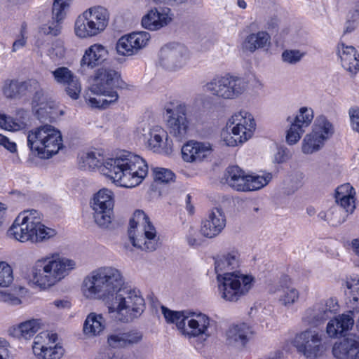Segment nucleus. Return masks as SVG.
<instances>
[{"instance_id":"f257e3e1","label":"nucleus","mask_w":359,"mask_h":359,"mask_svg":"<svg viewBox=\"0 0 359 359\" xmlns=\"http://www.w3.org/2000/svg\"><path fill=\"white\" fill-rule=\"evenodd\" d=\"M81 290L88 300L106 302L108 313L123 323L139 318L146 307L142 292L126 285L123 272L113 266L92 270L83 278Z\"/></svg>"},{"instance_id":"f03ea898","label":"nucleus","mask_w":359,"mask_h":359,"mask_svg":"<svg viewBox=\"0 0 359 359\" xmlns=\"http://www.w3.org/2000/svg\"><path fill=\"white\" fill-rule=\"evenodd\" d=\"M79 165L84 169L100 168L103 175L126 188L139 185L148 173L146 161L128 151H123L105 161L99 152H86L80 156Z\"/></svg>"},{"instance_id":"7ed1b4c3","label":"nucleus","mask_w":359,"mask_h":359,"mask_svg":"<svg viewBox=\"0 0 359 359\" xmlns=\"http://www.w3.org/2000/svg\"><path fill=\"white\" fill-rule=\"evenodd\" d=\"M240 265L241 255L236 250L224 252L215 257L219 294L226 302H238L253 287L254 277L236 270Z\"/></svg>"},{"instance_id":"20e7f679","label":"nucleus","mask_w":359,"mask_h":359,"mask_svg":"<svg viewBox=\"0 0 359 359\" xmlns=\"http://www.w3.org/2000/svg\"><path fill=\"white\" fill-rule=\"evenodd\" d=\"M76 266V262L72 259L58 253L48 254L34 263L30 283L40 290H48L64 280Z\"/></svg>"},{"instance_id":"39448f33","label":"nucleus","mask_w":359,"mask_h":359,"mask_svg":"<svg viewBox=\"0 0 359 359\" xmlns=\"http://www.w3.org/2000/svg\"><path fill=\"white\" fill-rule=\"evenodd\" d=\"M7 234L20 243L37 245L55 237L57 231L43 223V215L39 211L29 209L18 215Z\"/></svg>"},{"instance_id":"423d86ee","label":"nucleus","mask_w":359,"mask_h":359,"mask_svg":"<svg viewBox=\"0 0 359 359\" xmlns=\"http://www.w3.org/2000/svg\"><path fill=\"white\" fill-rule=\"evenodd\" d=\"M119 74L111 69L100 68L97 70L94 83L90 91L96 95L91 97L86 95L85 100L93 108H106L118 100V95L115 90L118 86Z\"/></svg>"},{"instance_id":"0eeeda50","label":"nucleus","mask_w":359,"mask_h":359,"mask_svg":"<svg viewBox=\"0 0 359 359\" xmlns=\"http://www.w3.org/2000/svg\"><path fill=\"white\" fill-rule=\"evenodd\" d=\"M27 144L32 151L41 158H49L62 148V137L59 130L50 125H43L30 130Z\"/></svg>"},{"instance_id":"6e6552de","label":"nucleus","mask_w":359,"mask_h":359,"mask_svg":"<svg viewBox=\"0 0 359 359\" xmlns=\"http://www.w3.org/2000/svg\"><path fill=\"white\" fill-rule=\"evenodd\" d=\"M128 236L133 245L145 251L157 248L156 232L147 215L137 210L130 219Z\"/></svg>"},{"instance_id":"1a4fd4ad","label":"nucleus","mask_w":359,"mask_h":359,"mask_svg":"<svg viewBox=\"0 0 359 359\" xmlns=\"http://www.w3.org/2000/svg\"><path fill=\"white\" fill-rule=\"evenodd\" d=\"M110 14L102 6H93L79 15L74 24V32L79 38L97 36L108 26Z\"/></svg>"},{"instance_id":"9d476101","label":"nucleus","mask_w":359,"mask_h":359,"mask_svg":"<svg viewBox=\"0 0 359 359\" xmlns=\"http://www.w3.org/2000/svg\"><path fill=\"white\" fill-rule=\"evenodd\" d=\"M206 92L222 100H234L243 94L248 88L246 81L230 74L215 75L204 86Z\"/></svg>"},{"instance_id":"9b49d317","label":"nucleus","mask_w":359,"mask_h":359,"mask_svg":"<svg viewBox=\"0 0 359 359\" xmlns=\"http://www.w3.org/2000/svg\"><path fill=\"white\" fill-rule=\"evenodd\" d=\"M233 136L224 137L225 144L229 147H235L250 140L256 129L254 116L248 111L242 109L235 112L227 123Z\"/></svg>"},{"instance_id":"f8f14e48","label":"nucleus","mask_w":359,"mask_h":359,"mask_svg":"<svg viewBox=\"0 0 359 359\" xmlns=\"http://www.w3.org/2000/svg\"><path fill=\"white\" fill-rule=\"evenodd\" d=\"M167 126L170 134L178 142L186 140L191 130L187 106L178 101H170L165 105Z\"/></svg>"},{"instance_id":"ddd939ff","label":"nucleus","mask_w":359,"mask_h":359,"mask_svg":"<svg viewBox=\"0 0 359 359\" xmlns=\"http://www.w3.org/2000/svg\"><path fill=\"white\" fill-rule=\"evenodd\" d=\"M4 96L10 100H19L32 93H34L32 99V107L38 106V101L43 96L39 83L35 79H7L2 86Z\"/></svg>"},{"instance_id":"4468645a","label":"nucleus","mask_w":359,"mask_h":359,"mask_svg":"<svg viewBox=\"0 0 359 359\" xmlns=\"http://www.w3.org/2000/svg\"><path fill=\"white\" fill-rule=\"evenodd\" d=\"M114 194L106 188L99 190L90 201L95 222L101 228L107 229L112 222Z\"/></svg>"},{"instance_id":"2eb2a0df","label":"nucleus","mask_w":359,"mask_h":359,"mask_svg":"<svg viewBox=\"0 0 359 359\" xmlns=\"http://www.w3.org/2000/svg\"><path fill=\"white\" fill-rule=\"evenodd\" d=\"M57 336L54 333L42 332L33 341L32 352L38 359H61L65 354L64 348L55 344Z\"/></svg>"},{"instance_id":"dca6fc26","label":"nucleus","mask_w":359,"mask_h":359,"mask_svg":"<svg viewBox=\"0 0 359 359\" xmlns=\"http://www.w3.org/2000/svg\"><path fill=\"white\" fill-rule=\"evenodd\" d=\"M139 133L148 147L154 152L165 154H170L172 152V141L162 127L144 124L143 127L139 128Z\"/></svg>"},{"instance_id":"f3484780","label":"nucleus","mask_w":359,"mask_h":359,"mask_svg":"<svg viewBox=\"0 0 359 359\" xmlns=\"http://www.w3.org/2000/svg\"><path fill=\"white\" fill-rule=\"evenodd\" d=\"M293 344L298 352L308 359H316L323 351L321 334L315 330L307 329L297 334Z\"/></svg>"},{"instance_id":"a211bd4d","label":"nucleus","mask_w":359,"mask_h":359,"mask_svg":"<svg viewBox=\"0 0 359 359\" xmlns=\"http://www.w3.org/2000/svg\"><path fill=\"white\" fill-rule=\"evenodd\" d=\"M213 320L205 313L190 311L182 336L205 341L212 335Z\"/></svg>"},{"instance_id":"6ab92c4d","label":"nucleus","mask_w":359,"mask_h":359,"mask_svg":"<svg viewBox=\"0 0 359 359\" xmlns=\"http://www.w3.org/2000/svg\"><path fill=\"white\" fill-rule=\"evenodd\" d=\"M189 59L188 49L180 44L168 45L160 51V65L169 71H177L184 67Z\"/></svg>"},{"instance_id":"aec40b11","label":"nucleus","mask_w":359,"mask_h":359,"mask_svg":"<svg viewBox=\"0 0 359 359\" xmlns=\"http://www.w3.org/2000/svg\"><path fill=\"white\" fill-rule=\"evenodd\" d=\"M54 81L65 88L66 93L73 100L79 97L81 84L79 79L67 67H59L51 72Z\"/></svg>"},{"instance_id":"412c9836","label":"nucleus","mask_w":359,"mask_h":359,"mask_svg":"<svg viewBox=\"0 0 359 359\" xmlns=\"http://www.w3.org/2000/svg\"><path fill=\"white\" fill-rule=\"evenodd\" d=\"M149 40L150 34L147 32H133L120 38L116 48L119 55L130 56L144 48Z\"/></svg>"},{"instance_id":"4be33fe9","label":"nucleus","mask_w":359,"mask_h":359,"mask_svg":"<svg viewBox=\"0 0 359 359\" xmlns=\"http://www.w3.org/2000/svg\"><path fill=\"white\" fill-rule=\"evenodd\" d=\"M338 309L336 299L321 300L306 311L304 319L309 324L318 325L337 311Z\"/></svg>"},{"instance_id":"5701e85b","label":"nucleus","mask_w":359,"mask_h":359,"mask_svg":"<svg viewBox=\"0 0 359 359\" xmlns=\"http://www.w3.org/2000/svg\"><path fill=\"white\" fill-rule=\"evenodd\" d=\"M270 292L277 293L278 302L287 308L292 307L299 299V292L292 286L290 276L283 275L276 284V288L270 289Z\"/></svg>"},{"instance_id":"b1692460","label":"nucleus","mask_w":359,"mask_h":359,"mask_svg":"<svg viewBox=\"0 0 359 359\" xmlns=\"http://www.w3.org/2000/svg\"><path fill=\"white\" fill-rule=\"evenodd\" d=\"M357 326L359 328V318ZM332 353L337 359H359V336L352 334L336 341Z\"/></svg>"},{"instance_id":"393cba45","label":"nucleus","mask_w":359,"mask_h":359,"mask_svg":"<svg viewBox=\"0 0 359 359\" xmlns=\"http://www.w3.org/2000/svg\"><path fill=\"white\" fill-rule=\"evenodd\" d=\"M173 20V13L168 8H152L142 18V25L150 31H157L168 26Z\"/></svg>"},{"instance_id":"a878e982","label":"nucleus","mask_w":359,"mask_h":359,"mask_svg":"<svg viewBox=\"0 0 359 359\" xmlns=\"http://www.w3.org/2000/svg\"><path fill=\"white\" fill-rule=\"evenodd\" d=\"M212 151L210 142L191 140L182 147V156L184 161L188 163L201 162Z\"/></svg>"},{"instance_id":"bb28decb","label":"nucleus","mask_w":359,"mask_h":359,"mask_svg":"<svg viewBox=\"0 0 359 359\" xmlns=\"http://www.w3.org/2000/svg\"><path fill=\"white\" fill-rule=\"evenodd\" d=\"M337 54L341 67L351 75L359 72V53L354 46L340 41L337 46Z\"/></svg>"},{"instance_id":"cd10ccee","label":"nucleus","mask_w":359,"mask_h":359,"mask_svg":"<svg viewBox=\"0 0 359 359\" xmlns=\"http://www.w3.org/2000/svg\"><path fill=\"white\" fill-rule=\"evenodd\" d=\"M225 226L226 218L224 212L219 208H215L202 222L200 232L204 237L212 238L218 236Z\"/></svg>"},{"instance_id":"c85d7f7f","label":"nucleus","mask_w":359,"mask_h":359,"mask_svg":"<svg viewBox=\"0 0 359 359\" xmlns=\"http://www.w3.org/2000/svg\"><path fill=\"white\" fill-rule=\"evenodd\" d=\"M108 55L107 48L101 44L95 43L88 47L81 60V68L93 69L100 65Z\"/></svg>"},{"instance_id":"c756f323","label":"nucleus","mask_w":359,"mask_h":359,"mask_svg":"<svg viewBox=\"0 0 359 359\" xmlns=\"http://www.w3.org/2000/svg\"><path fill=\"white\" fill-rule=\"evenodd\" d=\"M355 189L349 183L341 184L336 191V202L347 214H352L355 209Z\"/></svg>"},{"instance_id":"7c9ffc66","label":"nucleus","mask_w":359,"mask_h":359,"mask_svg":"<svg viewBox=\"0 0 359 359\" xmlns=\"http://www.w3.org/2000/svg\"><path fill=\"white\" fill-rule=\"evenodd\" d=\"M353 324L354 320L351 314H341L328 322L326 332L329 337L335 338L351 330Z\"/></svg>"},{"instance_id":"2f4dec72","label":"nucleus","mask_w":359,"mask_h":359,"mask_svg":"<svg viewBox=\"0 0 359 359\" xmlns=\"http://www.w3.org/2000/svg\"><path fill=\"white\" fill-rule=\"evenodd\" d=\"M271 36L264 31L252 33L246 36L241 45L243 52L254 53L257 49L269 47Z\"/></svg>"},{"instance_id":"473e14b6","label":"nucleus","mask_w":359,"mask_h":359,"mask_svg":"<svg viewBox=\"0 0 359 359\" xmlns=\"http://www.w3.org/2000/svg\"><path fill=\"white\" fill-rule=\"evenodd\" d=\"M345 285L348 290L346 304L349 313H359V275L346 277Z\"/></svg>"},{"instance_id":"72a5a7b5","label":"nucleus","mask_w":359,"mask_h":359,"mask_svg":"<svg viewBox=\"0 0 359 359\" xmlns=\"http://www.w3.org/2000/svg\"><path fill=\"white\" fill-rule=\"evenodd\" d=\"M106 327V322L102 314L89 313L83 323V332L87 338L100 336Z\"/></svg>"},{"instance_id":"f704fd0d","label":"nucleus","mask_w":359,"mask_h":359,"mask_svg":"<svg viewBox=\"0 0 359 359\" xmlns=\"http://www.w3.org/2000/svg\"><path fill=\"white\" fill-rule=\"evenodd\" d=\"M253 334L252 327L242 323L231 326L227 331V340L230 344L244 346Z\"/></svg>"},{"instance_id":"c9c22d12","label":"nucleus","mask_w":359,"mask_h":359,"mask_svg":"<svg viewBox=\"0 0 359 359\" xmlns=\"http://www.w3.org/2000/svg\"><path fill=\"white\" fill-rule=\"evenodd\" d=\"M248 174L238 165L227 168L224 178L226 183L238 191H245Z\"/></svg>"},{"instance_id":"e433bc0d","label":"nucleus","mask_w":359,"mask_h":359,"mask_svg":"<svg viewBox=\"0 0 359 359\" xmlns=\"http://www.w3.org/2000/svg\"><path fill=\"white\" fill-rule=\"evenodd\" d=\"M161 311L168 324H175L181 335L183 334L190 311H172L162 306Z\"/></svg>"},{"instance_id":"4c0bfd02","label":"nucleus","mask_w":359,"mask_h":359,"mask_svg":"<svg viewBox=\"0 0 359 359\" xmlns=\"http://www.w3.org/2000/svg\"><path fill=\"white\" fill-rule=\"evenodd\" d=\"M311 132L326 142L333 135L334 128L325 116H319L316 118Z\"/></svg>"},{"instance_id":"58836bf2","label":"nucleus","mask_w":359,"mask_h":359,"mask_svg":"<svg viewBox=\"0 0 359 359\" xmlns=\"http://www.w3.org/2000/svg\"><path fill=\"white\" fill-rule=\"evenodd\" d=\"M42 323L39 319H30L13 327L14 334L18 337L30 339L41 328Z\"/></svg>"},{"instance_id":"ea45409f","label":"nucleus","mask_w":359,"mask_h":359,"mask_svg":"<svg viewBox=\"0 0 359 359\" xmlns=\"http://www.w3.org/2000/svg\"><path fill=\"white\" fill-rule=\"evenodd\" d=\"M348 216V214L338 205L332 207L327 212H320L318 214L320 219L328 222L332 226L342 224L346 220Z\"/></svg>"},{"instance_id":"a19ab883","label":"nucleus","mask_w":359,"mask_h":359,"mask_svg":"<svg viewBox=\"0 0 359 359\" xmlns=\"http://www.w3.org/2000/svg\"><path fill=\"white\" fill-rule=\"evenodd\" d=\"M325 142L312 132L307 133L303 138L301 149L304 154H312L323 148Z\"/></svg>"},{"instance_id":"79ce46f5","label":"nucleus","mask_w":359,"mask_h":359,"mask_svg":"<svg viewBox=\"0 0 359 359\" xmlns=\"http://www.w3.org/2000/svg\"><path fill=\"white\" fill-rule=\"evenodd\" d=\"M245 191L260 189L266 186L272 179L270 172H263L261 175L248 174Z\"/></svg>"},{"instance_id":"37998d69","label":"nucleus","mask_w":359,"mask_h":359,"mask_svg":"<svg viewBox=\"0 0 359 359\" xmlns=\"http://www.w3.org/2000/svg\"><path fill=\"white\" fill-rule=\"evenodd\" d=\"M314 117L313 111L307 107H301L297 114L293 123L303 128H307L312 122Z\"/></svg>"},{"instance_id":"c03bdc74","label":"nucleus","mask_w":359,"mask_h":359,"mask_svg":"<svg viewBox=\"0 0 359 359\" xmlns=\"http://www.w3.org/2000/svg\"><path fill=\"white\" fill-rule=\"evenodd\" d=\"M67 50L63 41L57 39L53 41L47 50V55L54 62H59L66 56Z\"/></svg>"},{"instance_id":"a18cd8bd","label":"nucleus","mask_w":359,"mask_h":359,"mask_svg":"<svg viewBox=\"0 0 359 359\" xmlns=\"http://www.w3.org/2000/svg\"><path fill=\"white\" fill-rule=\"evenodd\" d=\"M13 293H2L1 294V299L11 305H18L21 303L20 297L25 294L26 290L24 287L15 286L13 287Z\"/></svg>"},{"instance_id":"49530a36","label":"nucleus","mask_w":359,"mask_h":359,"mask_svg":"<svg viewBox=\"0 0 359 359\" xmlns=\"http://www.w3.org/2000/svg\"><path fill=\"white\" fill-rule=\"evenodd\" d=\"M13 281L11 266L6 262H0V287H8Z\"/></svg>"},{"instance_id":"de8ad7c7","label":"nucleus","mask_w":359,"mask_h":359,"mask_svg":"<svg viewBox=\"0 0 359 359\" xmlns=\"http://www.w3.org/2000/svg\"><path fill=\"white\" fill-rule=\"evenodd\" d=\"M304 133V128L291 122L290 126L287 131L286 142L290 145L295 144L301 138Z\"/></svg>"},{"instance_id":"09e8293b","label":"nucleus","mask_w":359,"mask_h":359,"mask_svg":"<svg viewBox=\"0 0 359 359\" xmlns=\"http://www.w3.org/2000/svg\"><path fill=\"white\" fill-rule=\"evenodd\" d=\"M69 6V0H54L53 6V18L57 21H61L65 16V10Z\"/></svg>"},{"instance_id":"8fccbe9b","label":"nucleus","mask_w":359,"mask_h":359,"mask_svg":"<svg viewBox=\"0 0 359 359\" xmlns=\"http://www.w3.org/2000/svg\"><path fill=\"white\" fill-rule=\"evenodd\" d=\"M201 235V232L199 233L196 229L190 227L185 236L188 245L194 248L201 246L204 241Z\"/></svg>"},{"instance_id":"3c124183","label":"nucleus","mask_w":359,"mask_h":359,"mask_svg":"<svg viewBox=\"0 0 359 359\" xmlns=\"http://www.w3.org/2000/svg\"><path fill=\"white\" fill-rule=\"evenodd\" d=\"M304 55L305 53L299 50L290 49L284 50L282 53L281 57L284 62L294 65L299 62Z\"/></svg>"},{"instance_id":"603ef678","label":"nucleus","mask_w":359,"mask_h":359,"mask_svg":"<svg viewBox=\"0 0 359 359\" xmlns=\"http://www.w3.org/2000/svg\"><path fill=\"white\" fill-rule=\"evenodd\" d=\"M0 127L9 131H17L21 129L22 123L11 116L0 114Z\"/></svg>"},{"instance_id":"864d4df0","label":"nucleus","mask_w":359,"mask_h":359,"mask_svg":"<svg viewBox=\"0 0 359 359\" xmlns=\"http://www.w3.org/2000/svg\"><path fill=\"white\" fill-rule=\"evenodd\" d=\"M41 106L36 109L37 118L41 121H51L55 118L53 109L47 104H41Z\"/></svg>"},{"instance_id":"5fc2aeb1","label":"nucleus","mask_w":359,"mask_h":359,"mask_svg":"<svg viewBox=\"0 0 359 359\" xmlns=\"http://www.w3.org/2000/svg\"><path fill=\"white\" fill-rule=\"evenodd\" d=\"M108 345L113 348H126V339L123 332H114L107 337Z\"/></svg>"},{"instance_id":"6e6d98bb","label":"nucleus","mask_w":359,"mask_h":359,"mask_svg":"<svg viewBox=\"0 0 359 359\" xmlns=\"http://www.w3.org/2000/svg\"><path fill=\"white\" fill-rule=\"evenodd\" d=\"M154 180L160 182H168L173 180L174 173L168 169L157 168L154 170Z\"/></svg>"},{"instance_id":"4d7b16f0","label":"nucleus","mask_w":359,"mask_h":359,"mask_svg":"<svg viewBox=\"0 0 359 359\" xmlns=\"http://www.w3.org/2000/svg\"><path fill=\"white\" fill-rule=\"evenodd\" d=\"M126 347L129 346H133L140 343L143 338V334L140 331H130L128 332H123Z\"/></svg>"},{"instance_id":"13d9d810","label":"nucleus","mask_w":359,"mask_h":359,"mask_svg":"<svg viewBox=\"0 0 359 359\" xmlns=\"http://www.w3.org/2000/svg\"><path fill=\"white\" fill-rule=\"evenodd\" d=\"M348 114L353 129L359 133V107L351 108Z\"/></svg>"},{"instance_id":"bf43d9fd","label":"nucleus","mask_w":359,"mask_h":359,"mask_svg":"<svg viewBox=\"0 0 359 359\" xmlns=\"http://www.w3.org/2000/svg\"><path fill=\"white\" fill-rule=\"evenodd\" d=\"M0 146H2L11 153L17 152V145L15 142L10 140L6 136L0 134Z\"/></svg>"},{"instance_id":"052dcab7","label":"nucleus","mask_w":359,"mask_h":359,"mask_svg":"<svg viewBox=\"0 0 359 359\" xmlns=\"http://www.w3.org/2000/svg\"><path fill=\"white\" fill-rule=\"evenodd\" d=\"M291 158V154L288 149L280 148L274 156V161L277 163H283Z\"/></svg>"},{"instance_id":"680f3d73","label":"nucleus","mask_w":359,"mask_h":359,"mask_svg":"<svg viewBox=\"0 0 359 359\" xmlns=\"http://www.w3.org/2000/svg\"><path fill=\"white\" fill-rule=\"evenodd\" d=\"M42 31L45 34H51L56 36L60 32V26L58 22H53L50 25H46L42 27Z\"/></svg>"},{"instance_id":"e2e57ef3","label":"nucleus","mask_w":359,"mask_h":359,"mask_svg":"<svg viewBox=\"0 0 359 359\" xmlns=\"http://www.w3.org/2000/svg\"><path fill=\"white\" fill-rule=\"evenodd\" d=\"M359 25V22L358 21H355L354 18H352L351 15H349L347 21L344 25V34H348L354 31L356 27Z\"/></svg>"},{"instance_id":"0e129e2a","label":"nucleus","mask_w":359,"mask_h":359,"mask_svg":"<svg viewBox=\"0 0 359 359\" xmlns=\"http://www.w3.org/2000/svg\"><path fill=\"white\" fill-rule=\"evenodd\" d=\"M304 175L302 172H296L291 175V182L295 189L301 187L304 184Z\"/></svg>"},{"instance_id":"69168bd1","label":"nucleus","mask_w":359,"mask_h":359,"mask_svg":"<svg viewBox=\"0 0 359 359\" xmlns=\"http://www.w3.org/2000/svg\"><path fill=\"white\" fill-rule=\"evenodd\" d=\"M157 4H163L171 7L180 6L186 4L189 0H154Z\"/></svg>"},{"instance_id":"338daca9","label":"nucleus","mask_w":359,"mask_h":359,"mask_svg":"<svg viewBox=\"0 0 359 359\" xmlns=\"http://www.w3.org/2000/svg\"><path fill=\"white\" fill-rule=\"evenodd\" d=\"M26 43H27V38L25 37L23 35H21V36L19 39H16L13 42V47H12V51L16 52V51L20 50L21 48H22L23 47L25 46Z\"/></svg>"},{"instance_id":"774afa93","label":"nucleus","mask_w":359,"mask_h":359,"mask_svg":"<svg viewBox=\"0 0 359 359\" xmlns=\"http://www.w3.org/2000/svg\"><path fill=\"white\" fill-rule=\"evenodd\" d=\"M350 246L353 253L359 257V237L353 239Z\"/></svg>"}]
</instances>
